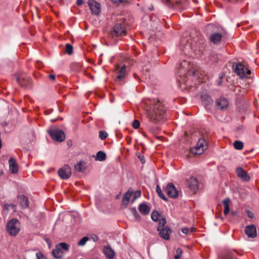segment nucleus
I'll list each match as a JSON object with an SVG mask.
<instances>
[{"mask_svg":"<svg viewBox=\"0 0 259 259\" xmlns=\"http://www.w3.org/2000/svg\"><path fill=\"white\" fill-rule=\"evenodd\" d=\"M133 76H134V77L135 78H138V75H137V74H136V73H134V74H133Z\"/></svg>","mask_w":259,"mask_h":259,"instance_id":"nucleus-49","label":"nucleus"},{"mask_svg":"<svg viewBox=\"0 0 259 259\" xmlns=\"http://www.w3.org/2000/svg\"><path fill=\"white\" fill-rule=\"evenodd\" d=\"M131 211H132L133 214H134V215L135 216L136 219L138 220V221L140 220V216L139 214V213H138L136 209L135 208H133L131 209Z\"/></svg>","mask_w":259,"mask_h":259,"instance_id":"nucleus-37","label":"nucleus"},{"mask_svg":"<svg viewBox=\"0 0 259 259\" xmlns=\"http://www.w3.org/2000/svg\"><path fill=\"white\" fill-rule=\"evenodd\" d=\"M162 1L168 7L181 11L186 9L189 4L187 0H162Z\"/></svg>","mask_w":259,"mask_h":259,"instance_id":"nucleus-3","label":"nucleus"},{"mask_svg":"<svg viewBox=\"0 0 259 259\" xmlns=\"http://www.w3.org/2000/svg\"><path fill=\"white\" fill-rule=\"evenodd\" d=\"M104 253L108 259H113L115 256V252L109 246L104 247Z\"/></svg>","mask_w":259,"mask_h":259,"instance_id":"nucleus-22","label":"nucleus"},{"mask_svg":"<svg viewBox=\"0 0 259 259\" xmlns=\"http://www.w3.org/2000/svg\"><path fill=\"white\" fill-rule=\"evenodd\" d=\"M236 174L238 177L241 178L244 181L247 182L250 180V177L247 172L241 167H238L236 169Z\"/></svg>","mask_w":259,"mask_h":259,"instance_id":"nucleus-20","label":"nucleus"},{"mask_svg":"<svg viewBox=\"0 0 259 259\" xmlns=\"http://www.w3.org/2000/svg\"><path fill=\"white\" fill-rule=\"evenodd\" d=\"M58 174L62 179H68L71 175V168L69 165H65L58 170Z\"/></svg>","mask_w":259,"mask_h":259,"instance_id":"nucleus-13","label":"nucleus"},{"mask_svg":"<svg viewBox=\"0 0 259 259\" xmlns=\"http://www.w3.org/2000/svg\"><path fill=\"white\" fill-rule=\"evenodd\" d=\"M227 259H237L235 256L232 255H229Z\"/></svg>","mask_w":259,"mask_h":259,"instance_id":"nucleus-48","label":"nucleus"},{"mask_svg":"<svg viewBox=\"0 0 259 259\" xmlns=\"http://www.w3.org/2000/svg\"><path fill=\"white\" fill-rule=\"evenodd\" d=\"M202 101L204 102L205 105H209L212 103V100L207 94H204L201 96Z\"/></svg>","mask_w":259,"mask_h":259,"instance_id":"nucleus-28","label":"nucleus"},{"mask_svg":"<svg viewBox=\"0 0 259 259\" xmlns=\"http://www.w3.org/2000/svg\"><path fill=\"white\" fill-rule=\"evenodd\" d=\"M126 33L125 23L123 22L116 23L111 31L113 36H124Z\"/></svg>","mask_w":259,"mask_h":259,"instance_id":"nucleus-6","label":"nucleus"},{"mask_svg":"<svg viewBox=\"0 0 259 259\" xmlns=\"http://www.w3.org/2000/svg\"><path fill=\"white\" fill-rule=\"evenodd\" d=\"M9 169L12 174H16L18 172V165L16 161L13 158H11L9 160Z\"/></svg>","mask_w":259,"mask_h":259,"instance_id":"nucleus-21","label":"nucleus"},{"mask_svg":"<svg viewBox=\"0 0 259 259\" xmlns=\"http://www.w3.org/2000/svg\"><path fill=\"white\" fill-rule=\"evenodd\" d=\"M37 259H41L43 257V254L41 252H37L36 254Z\"/></svg>","mask_w":259,"mask_h":259,"instance_id":"nucleus-43","label":"nucleus"},{"mask_svg":"<svg viewBox=\"0 0 259 259\" xmlns=\"http://www.w3.org/2000/svg\"><path fill=\"white\" fill-rule=\"evenodd\" d=\"M108 136L107 133L103 131H100L99 132V137L101 140H105L107 138Z\"/></svg>","mask_w":259,"mask_h":259,"instance_id":"nucleus-35","label":"nucleus"},{"mask_svg":"<svg viewBox=\"0 0 259 259\" xmlns=\"http://www.w3.org/2000/svg\"><path fill=\"white\" fill-rule=\"evenodd\" d=\"M133 192L129 189L128 191L123 196L122 199V203L125 206H126L129 203L130 200L133 195Z\"/></svg>","mask_w":259,"mask_h":259,"instance_id":"nucleus-24","label":"nucleus"},{"mask_svg":"<svg viewBox=\"0 0 259 259\" xmlns=\"http://www.w3.org/2000/svg\"><path fill=\"white\" fill-rule=\"evenodd\" d=\"M69 245L65 242L58 243L56 245L55 248L52 251L53 256L58 259L63 257L64 255V251H68Z\"/></svg>","mask_w":259,"mask_h":259,"instance_id":"nucleus-5","label":"nucleus"},{"mask_svg":"<svg viewBox=\"0 0 259 259\" xmlns=\"http://www.w3.org/2000/svg\"><path fill=\"white\" fill-rule=\"evenodd\" d=\"M147 111L148 120L154 123H157L164 119L165 117L166 110L159 100L154 99L147 102L145 107Z\"/></svg>","mask_w":259,"mask_h":259,"instance_id":"nucleus-1","label":"nucleus"},{"mask_svg":"<svg viewBox=\"0 0 259 259\" xmlns=\"http://www.w3.org/2000/svg\"><path fill=\"white\" fill-rule=\"evenodd\" d=\"M230 200L229 198L225 199L223 200V203L224 206V213L225 215H227L230 211Z\"/></svg>","mask_w":259,"mask_h":259,"instance_id":"nucleus-26","label":"nucleus"},{"mask_svg":"<svg viewBox=\"0 0 259 259\" xmlns=\"http://www.w3.org/2000/svg\"><path fill=\"white\" fill-rule=\"evenodd\" d=\"M223 37L222 34L219 32H213L210 34L209 40L214 45L220 44Z\"/></svg>","mask_w":259,"mask_h":259,"instance_id":"nucleus-16","label":"nucleus"},{"mask_svg":"<svg viewBox=\"0 0 259 259\" xmlns=\"http://www.w3.org/2000/svg\"><path fill=\"white\" fill-rule=\"evenodd\" d=\"M80 259H83V258H80Z\"/></svg>","mask_w":259,"mask_h":259,"instance_id":"nucleus-53","label":"nucleus"},{"mask_svg":"<svg viewBox=\"0 0 259 259\" xmlns=\"http://www.w3.org/2000/svg\"><path fill=\"white\" fill-rule=\"evenodd\" d=\"M115 81L116 82H119L122 80L126 75L125 66L123 65L121 67H120L119 65H116L115 66Z\"/></svg>","mask_w":259,"mask_h":259,"instance_id":"nucleus-10","label":"nucleus"},{"mask_svg":"<svg viewBox=\"0 0 259 259\" xmlns=\"http://www.w3.org/2000/svg\"><path fill=\"white\" fill-rule=\"evenodd\" d=\"M221 81H220V82L218 83V84H219V85H221Z\"/></svg>","mask_w":259,"mask_h":259,"instance_id":"nucleus-51","label":"nucleus"},{"mask_svg":"<svg viewBox=\"0 0 259 259\" xmlns=\"http://www.w3.org/2000/svg\"><path fill=\"white\" fill-rule=\"evenodd\" d=\"M74 168L76 171L82 172L85 168V162L80 161L74 165Z\"/></svg>","mask_w":259,"mask_h":259,"instance_id":"nucleus-27","label":"nucleus"},{"mask_svg":"<svg viewBox=\"0 0 259 259\" xmlns=\"http://www.w3.org/2000/svg\"><path fill=\"white\" fill-rule=\"evenodd\" d=\"M20 223L16 219H12L8 222L7 231L11 236H16L20 231Z\"/></svg>","mask_w":259,"mask_h":259,"instance_id":"nucleus-4","label":"nucleus"},{"mask_svg":"<svg viewBox=\"0 0 259 259\" xmlns=\"http://www.w3.org/2000/svg\"><path fill=\"white\" fill-rule=\"evenodd\" d=\"M141 196V191H137L134 193V197L133 201L135 200L137 198L140 197Z\"/></svg>","mask_w":259,"mask_h":259,"instance_id":"nucleus-40","label":"nucleus"},{"mask_svg":"<svg viewBox=\"0 0 259 259\" xmlns=\"http://www.w3.org/2000/svg\"><path fill=\"white\" fill-rule=\"evenodd\" d=\"M245 232L249 238H254L257 235L256 227L253 224L246 226Z\"/></svg>","mask_w":259,"mask_h":259,"instance_id":"nucleus-15","label":"nucleus"},{"mask_svg":"<svg viewBox=\"0 0 259 259\" xmlns=\"http://www.w3.org/2000/svg\"><path fill=\"white\" fill-rule=\"evenodd\" d=\"M165 192L169 197L176 198L178 197V191L171 183H169L166 185Z\"/></svg>","mask_w":259,"mask_h":259,"instance_id":"nucleus-11","label":"nucleus"},{"mask_svg":"<svg viewBox=\"0 0 259 259\" xmlns=\"http://www.w3.org/2000/svg\"><path fill=\"white\" fill-rule=\"evenodd\" d=\"M179 71H178V80L180 84H187L188 76H198V71L194 69H191L189 63L185 60L178 65Z\"/></svg>","mask_w":259,"mask_h":259,"instance_id":"nucleus-2","label":"nucleus"},{"mask_svg":"<svg viewBox=\"0 0 259 259\" xmlns=\"http://www.w3.org/2000/svg\"><path fill=\"white\" fill-rule=\"evenodd\" d=\"M150 9V10H152L153 9V8H151Z\"/></svg>","mask_w":259,"mask_h":259,"instance_id":"nucleus-52","label":"nucleus"},{"mask_svg":"<svg viewBox=\"0 0 259 259\" xmlns=\"http://www.w3.org/2000/svg\"><path fill=\"white\" fill-rule=\"evenodd\" d=\"M17 81L20 86L25 88L30 84L31 79L29 77L22 75L17 78Z\"/></svg>","mask_w":259,"mask_h":259,"instance_id":"nucleus-18","label":"nucleus"},{"mask_svg":"<svg viewBox=\"0 0 259 259\" xmlns=\"http://www.w3.org/2000/svg\"><path fill=\"white\" fill-rule=\"evenodd\" d=\"M112 1L114 3L120 4L127 3L128 2V0H112Z\"/></svg>","mask_w":259,"mask_h":259,"instance_id":"nucleus-41","label":"nucleus"},{"mask_svg":"<svg viewBox=\"0 0 259 259\" xmlns=\"http://www.w3.org/2000/svg\"><path fill=\"white\" fill-rule=\"evenodd\" d=\"M233 145L234 148L237 150H242L243 148V143L240 141H235Z\"/></svg>","mask_w":259,"mask_h":259,"instance_id":"nucleus-30","label":"nucleus"},{"mask_svg":"<svg viewBox=\"0 0 259 259\" xmlns=\"http://www.w3.org/2000/svg\"><path fill=\"white\" fill-rule=\"evenodd\" d=\"M88 4L93 14L98 15L100 13L101 7L100 3L94 0H89Z\"/></svg>","mask_w":259,"mask_h":259,"instance_id":"nucleus-12","label":"nucleus"},{"mask_svg":"<svg viewBox=\"0 0 259 259\" xmlns=\"http://www.w3.org/2000/svg\"><path fill=\"white\" fill-rule=\"evenodd\" d=\"M158 221H159L158 227H160V229L165 227L164 225L166 223V219L164 218H160Z\"/></svg>","mask_w":259,"mask_h":259,"instance_id":"nucleus-34","label":"nucleus"},{"mask_svg":"<svg viewBox=\"0 0 259 259\" xmlns=\"http://www.w3.org/2000/svg\"><path fill=\"white\" fill-rule=\"evenodd\" d=\"M207 145L204 138H200L195 147L191 149V151L194 154L200 155L203 153L207 149Z\"/></svg>","mask_w":259,"mask_h":259,"instance_id":"nucleus-8","label":"nucleus"},{"mask_svg":"<svg viewBox=\"0 0 259 259\" xmlns=\"http://www.w3.org/2000/svg\"><path fill=\"white\" fill-rule=\"evenodd\" d=\"M188 185L194 193L198 189L199 182L198 179L194 177H190L187 181Z\"/></svg>","mask_w":259,"mask_h":259,"instance_id":"nucleus-14","label":"nucleus"},{"mask_svg":"<svg viewBox=\"0 0 259 259\" xmlns=\"http://www.w3.org/2000/svg\"><path fill=\"white\" fill-rule=\"evenodd\" d=\"M48 78L52 80H55L56 76L54 74H50L48 75Z\"/></svg>","mask_w":259,"mask_h":259,"instance_id":"nucleus-44","label":"nucleus"},{"mask_svg":"<svg viewBox=\"0 0 259 259\" xmlns=\"http://www.w3.org/2000/svg\"><path fill=\"white\" fill-rule=\"evenodd\" d=\"M18 201L22 208H25L28 206V200L26 196L24 195L19 196Z\"/></svg>","mask_w":259,"mask_h":259,"instance_id":"nucleus-23","label":"nucleus"},{"mask_svg":"<svg viewBox=\"0 0 259 259\" xmlns=\"http://www.w3.org/2000/svg\"><path fill=\"white\" fill-rule=\"evenodd\" d=\"M182 232L184 234H187L189 232H192V229H191V230L190 231L189 229L188 228H185L182 229Z\"/></svg>","mask_w":259,"mask_h":259,"instance_id":"nucleus-42","label":"nucleus"},{"mask_svg":"<svg viewBox=\"0 0 259 259\" xmlns=\"http://www.w3.org/2000/svg\"><path fill=\"white\" fill-rule=\"evenodd\" d=\"M151 219L154 222L158 221L160 218V214L157 211H153L151 213Z\"/></svg>","mask_w":259,"mask_h":259,"instance_id":"nucleus-31","label":"nucleus"},{"mask_svg":"<svg viewBox=\"0 0 259 259\" xmlns=\"http://www.w3.org/2000/svg\"><path fill=\"white\" fill-rule=\"evenodd\" d=\"M248 216L250 218H252L253 217V214L251 212L248 211Z\"/></svg>","mask_w":259,"mask_h":259,"instance_id":"nucleus-47","label":"nucleus"},{"mask_svg":"<svg viewBox=\"0 0 259 259\" xmlns=\"http://www.w3.org/2000/svg\"><path fill=\"white\" fill-rule=\"evenodd\" d=\"M89 240V238L88 237H83L82 239H81L78 243V245L79 246H82V245H84L86 242H87V241Z\"/></svg>","mask_w":259,"mask_h":259,"instance_id":"nucleus-36","label":"nucleus"},{"mask_svg":"<svg viewBox=\"0 0 259 259\" xmlns=\"http://www.w3.org/2000/svg\"><path fill=\"white\" fill-rule=\"evenodd\" d=\"M139 209L142 213L145 215L148 214L150 210L149 207L145 203L140 204Z\"/></svg>","mask_w":259,"mask_h":259,"instance_id":"nucleus-25","label":"nucleus"},{"mask_svg":"<svg viewBox=\"0 0 259 259\" xmlns=\"http://www.w3.org/2000/svg\"><path fill=\"white\" fill-rule=\"evenodd\" d=\"M106 157V155L105 153L103 151H99L97 153L96 159L97 160L102 161L105 160Z\"/></svg>","mask_w":259,"mask_h":259,"instance_id":"nucleus-29","label":"nucleus"},{"mask_svg":"<svg viewBox=\"0 0 259 259\" xmlns=\"http://www.w3.org/2000/svg\"><path fill=\"white\" fill-rule=\"evenodd\" d=\"M182 252V249L180 248H178L177 249V254L175 255V259H179L181 256V254Z\"/></svg>","mask_w":259,"mask_h":259,"instance_id":"nucleus-38","label":"nucleus"},{"mask_svg":"<svg viewBox=\"0 0 259 259\" xmlns=\"http://www.w3.org/2000/svg\"><path fill=\"white\" fill-rule=\"evenodd\" d=\"M84 3L83 0H77L76 4L78 6H80L82 5Z\"/></svg>","mask_w":259,"mask_h":259,"instance_id":"nucleus-45","label":"nucleus"},{"mask_svg":"<svg viewBox=\"0 0 259 259\" xmlns=\"http://www.w3.org/2000/svg\"><path fill=\"white\" fill-rule=\"evenodd\" d=\"M228 101L224 98H220L216 102V107L218 109H226L228 108Z\"/></svg>","mask_w":259,"mask_h":259,"instance_id":"nucleus-19","label":"nucleus"},{"mask_svg":"<svg viewBox=\"0 0 259 259\" xmlns=\"http://www.w3.org/2000/svg\"><path fill=\"white\" fill-rule=\"evenodd\" d=\"M52 139L57 142H62L65 136L63 131L58 128L50 129L47 131Z\"/></svg>","mask_w":259,"mask_h":259,"instance_id":"nucleus-7","label":"nucleus"},{"mask_svg":"<svg viewBox=\"0 0 259 259\" xmlns=\"http://www.w3.org/2000/svg\"><path fill=\"white\" fill-rule=\"evenodd\" d=\"M140 160H141V161L142 162V163H144L145 162V160L143 158H141Z\"/></svg>","mask_w":259,"mask_h":259,"instance_id":"nucleus-50","label":"nucleus"},{"mask_svg":"<svg viewBox=\"0 0 259 259\" xmlns=\"http://www.w3.org/2000/svg\"><path fill=\"white\" fill-rule=\"evenodd\" d=\"M156 192L158 193L159 196L164 200H167L166 197L162 193L161 188L159 185H157L156 189Z\"/></svg>","mask_w":259,"mask_h":259,"instance_id":"nucleus-32","label":"nucleus"},{"mask_svg":"<svg viewBox=\"0 0 259 259\" xmlns=\"http://www.w3.org/2000/svg\"><path fill=\"white\" fill-rule=\"evenodd\" d=\"M10 206H11V207H14V205H12V204H5V205H4V208H5V209H8V208H9V207H10Z\"/></svg>","mask_w":259,"mask_h":259,"instance_id":"nucleus-46","label":"nucleus"},{"mask_svg":"<svg viewBox=\"0 0 259 259\" xmlns=\"http://www.w3.org/2000/svg\"><path fill=\"white\" fill-rule=\"evenodd\" d=\"M157 230L159 232V235L161 237L165 240H168L169 239L171 230L168 227L165 226L161 229H160V227H158Z\"/></svg>","mask_w":259,"mask_h":259,"instance_id":"nucleus-17","label":"nucleus"},{"mask_svg":"<svg viewBox=\"0 0 259 259\" xmlns=\"http://www.w3.org/2000/svg\"><path fill=\"white\" fill-rule=\"evenodd\" d=\"M65 49L67 53L69 55H71L73 52V47L70 44L66 45Z\"/></svg>","mask_w":259,"mask_h":259,"instance_id":"nucleus-33","label":"nucleus"},{"mask_svg":"<svg viewBox=\"0 0 259 259\" xmlns=\"http://www.w3.org/2000/svg\"><path fill=\"white\" fill-rule=\"evenodd\" d=\"M234 71L240 78H244L247 77V75H249L251 73V71L240 63L236 64Z\"/></svg>","mask_w":259,"mask_h":259,"instance_id":"nucleus-9","label":"nucleus"},{"mask_svg":"<svg viewBox=\"0 0 259 259\" xmlns=\"http://www.w3.org/2000/svg\"><path fill=\"white\" fill-rule=\"evenodd\" d=\"M133 127L135 129H138L140 126V122L138 120H135L133 122Z\"/></svg>","mask_w":259,"mask_h":259,"instance_id":"nucleus-39","label":"nucleus"}]
</instances>
